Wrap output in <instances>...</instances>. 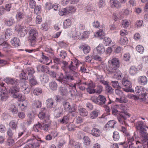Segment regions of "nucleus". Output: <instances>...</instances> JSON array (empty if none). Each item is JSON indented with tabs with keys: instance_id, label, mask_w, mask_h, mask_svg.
Returning <instances> with one entry per match:
<instances>
[{
	"instance_id": "cd10ccee",
	"label": "nucleus",
	"mask_w": 148,
	"mask_h": 148,
	"mask_svg": "<svg viewBox=\"0 0 148 148\" xmlns=\"http://www.w3.org/2000/svg\"><path fill=\"white\" fill-rule=\"evenodd\" d=\"M57 84L54 81H52L49 83V88L52 90L54 91L57 90Z\"/></svg>"
},
{
	"instance_id": "1a4fd4ad",
	"label": "nucleus",
	"mask_w": 148,
	"mask_h": 148,
	"mask_svg": "<svg viewBox=\"0 0 148 148\" xmlns=\"http://www.w3.org/2000/svg\"><path fill=\"white\" fill-rule=\"evenodd\" d=\"M45 141H39L36 139H32L30 138L27 140V143H29L30 144H31L33 148H36L39 147L40 146V143H44Z\"/></svg>"
},
{
	"instance_id": "864d4df0",
	"label": "nucleus",
	"mask_w": 148,
	"mask_h": 148,
	"mask_svg": "<svg viewBox=\"0 0 148 148\" xmlns=\"http://www.w3.org/2000/svg\"><path fill=\"white\" fill-rule=\"evenodd\" d=\"M13 130L10 128H9L7 131V134L8 137L13 138L14 136V132Z\"/></svg>"
},
{
	"instance_id": "c9c22d12",
	"label": "nucleus",
	"mask_w": 148,
	"mask_h": 148,
	"mask_svg": "<svg viewBox=\"0 0 148 148\" xmlns=\"http://www.w3.org/2000/svg\"><path fill=\"white\" fill-rule=\"evenodd\" d=\"M100 130L96 128H93L91 130V134L92 135L96 137L100 136Z\"/></svg>"
},
{
	"instance_id": "3c124183",
	"label": "nucleus",
	"mask_w": 148,
	"mask_h": 148,
	"mask_svg": "<svg viewBox=\"0 0 148 148\" xmlns=\"http://www.w3.org/2000/svg\"><path fill=\"white\" fill-rule=\"evenodd\" d=\"M95 35L96 36L99 37L100 39H102V36H104V33L102 29H100L99 30L98 32H96Z\"/></svg>"
},
{
	"instance_id": "9d476101",
	"label": "nucleus",
	"mask_w": 148,
	"mask_h": 148,
	"mask_svg": "<svg viewBox=\"0 0 148 148\" xmlns=\"http://www.w3.org/2000/svg\"><path fill=\"white\" fill-rule=\"evenodd\" d=\"M6 83L9 85H11L14 86H18L19 81L16 79L10 77H6L5 79Z\"/></svg>"
},
{
	"instance_id": "ea45409f",
	"label": "nucleus",
	"mask_w": 148,
	"mask_h": 148,
	"mask_svg": "<svg viewBox=\"0 0 148 148\" xmlns=\"http://www.w3.org/2000/svg\"><path fill=\"white\" fill-rule=\"evenodd\" d=\"M103 88L102 86L100 85H98L97 88L95 89L94 90L92 91V93L99 94L102 92Z\"/></svg>"
},
{
	"instance_id": "f8f14e48",
	"label": "nucleus",
	"mask_w": 148,
	"mask_h": 148,
	"mask_svg": "<svg viewBox=\"0 0 148 148\" xmlns=\"http://www.w3.org/2000/svg\"><path fill=\"white\" fill-rule=\"evenodd\" d=\"M65 74L62 83L66 84V83L71 82L75 79L74 77H75L73 75V73H71L70 74H68L67 73Z\"/></svg>"
},
{
	"instance_id": "052dcab7",
	"label": "nucleus",
	"mask_w": 148,
	"mask_h": 148,
	"mask_svg": "<svg viewBox=\"0 0 148 148\" xmlns=\"http://www.w3.org/2000/svg\"><path fill=\"white\" fill-rule=\"evenodd\" d=\"M30 77L31 78L29 79V83L31 86H34L37 84V82L35 79L34 76Z\"/></svg>"
},
{
	"instance_id": "de8ad7c7",
	"label": "nucleus",
	"mask_w": 148,
	"mask_h": 148,
	"mask_svg": "<svg viewBox=\"0 0 148 148\" xmlns=\"http://www.w3.org/2000/svg\"><path fill=\"white\" fill-rule=\"evenodd\" d=\"M110 84L112 86L115 88H121V86L119 85V82L117 81H112L110 82Z\"/></svg>"
},
{
	"instance_id": "338daca9",
	"label": "nucleus",
	"mask_w": 148,
	"mask_h": 148,
	"mask_svg": "<svg viewBox=\"0 0 148 148\" xmlns=\"http://www.w3.org/2000/svg\"><path fill=\"white\" fill-rule=\"evenodd\" d=\"M113 138L114 140L115 141H117L120 138L119 133L118 132L116 131H115L113 133Z\"/></svg>"
},
{
	"instance_id": "9b49d317",
	"label": "nucleus",
	"mask_w": 148,
	"mask_h": 148,
	"mask_svg": "<svg viewBox=\"0 0 148 148\" xmlns=\"http://www.w3.org/2000/svg\"><path fill=\"white\" fill-rule=\"evenodd\" d=\"M63 106L65 111L68 112H74L76 110L75 108L73 106H71L69 102L64 101L63 103Z\"/></svg>"
},
{
	"instance_id": "e433bc0d",
	"label": "nucleus",
	"mask_w": 148,
	"mask_h": 148,
	"mask_svg": "<svg viewBox=\"0 0 148 148\" xmlns=\"http://www.w3.org/2000/svg\"><path fill=\"white\" fill-rule=\"evenodd\" d=\"M17 122H16L14 120L11 121L9 123L10 128L13 130H16L17 128Z\"/></svg>"
},
{
	"instance_id": "ddd939ff",
	"label": "nucleus",
	"mask_w": 148,
	"mask_h": 148,
	"mask_svg": "<svg viewBox=\"0 0 148 148\" xmlns=\"http://www.w3.org/2000/svg\"><path fill=\"white\" fill-rule=\"evenodd\" d=\"M145 89L143 86H138L135 88V91L137 95H138L141 97L144 96L145 92Z\"/></svg>"
},
{
	"instance_id": "680f3d73",
	"label": "nucleus",
	"mask_w": 148,
	"mask_h": 148,
	"mask_svg": "<svg viewBox=\"0 0 148 148\" xmlns=\"http://www.w3.org/2000/svg\"><path fill=\"white\" fill-rule=\"evenodd\" d=\"M12 33L11 29H6L5 34V37L6 38H8Z\"/></svg>"
},
{
	"instance_id": "4d7b16f0",
	"label": "nucleus",
	"mask_w": 148,
	"mask_h": 148,
	"mask_svg": "<svg viewBox=\"0 0 148 148\" xmlns=\"http://www.w3.org/2000/svg\"><path fill=\"white\" fill-rule=\"evenodd\" d=\"M32 18L31 15H27L25 18L24 22L25 23L27 24H30L32 21Z\"/></svg>"
},
{
	"instance_id": "69168bd1",
	"label": "nucleus",
	"mask_w": 148,
	"mask_h": 148,
	"mask_svg": "<svg viewBox=\"0 0 148 148\" xmlns=\"http://www.w3.org/2000/svg\"><path fill=\"white\" fill-rule=\"evenodd\" d=\"M136 50L139 53H142L144 51V49L143 46L140 45H138L136 47Z\"/></svg>"
},
{
	"instance_id": "72a5a7b5",
	"label": "nucleus",
	"mask_w": 148,
	"mask_h": 148,
	"mask_svg": "<svg viewBox=\"0 0 148 148\" xmlns=\"http://www.w3.org/2000/svg\"><path fill=\"white\" fill-rule=\"evenodd\" d=\"M62 114V111L59 108L56 109L54 111V115L56 118L60 116Z\"/></svg>"
},
{
	"instance_id": "7c9ffc66",
	"label": "nucleus",
	"mask_w": 148,
	"mask_h": 148,
	"mask_svg": "<svg viewBox=\"0 0 148 148\" xmlns=\"http://www.w3.org/2000/svg\"><path fill=\"white\" fill-rule=\"evenodd\" d=\"M34 73V69L32 68H27L26 69L25 73L27 74L30 77L34 76L33 74Z\"/></svg>"
},
{
	"instance_id": "6ab92c4d",
	"label": "nucleus",
	"mask_w": 148,
	"mask_h": 148,
	"mask_svg": "<svg viewBox=\"0 0 148 148\" xmlns=\"http://www.w3.org/2000/svg\"><path fill=\"white\" fill-rule=\"evenodd\" d=\"M127 115L130 117V115L129 114L127 113H125L124 114H121L118 116L117 119L119 122L121 124H123L125 122V120L126 119V116Z\"/></svg>"
},
{
	"instance_id": "774afa93",
	"label": "nucleus",
	"mask_w": 148,
	"mask_h": 148,
	"mask_svg": "<svg viewBox=\"0 0 148 148\" xmlns=\"http://www.w3.org/2000/svg\"><path fill=\"white\" fill-rule=\"evenodd\" d=\"M69 117L68 115L64 116L62 119L60 120V122L62 123H66L68 121Z\"/></svg>"
},
{
	"instance_id": "4468645a",
	"label": "nucleus",
	"mask_w": 148,
	"mask_h": 148,
	"mask_svg": "<svg viewBox=\"0 0 148 148\" xmlns=\"http://www.w3.org/2000/svg\"><path fill=\"white\" fill-rule=\"evenodd\" d=\"M81 80H79V81L76 84L75 83L73 85V84L71 85H69L70 86V88L71 89V90H70V91L71 92V96H73L75 95L76 94V87L77 84V86L78 87L79 85H81L82 83L81 82Z\"/></svg>"
},
{
	"instance_id": "c03bdc74",
	"label": "nucleus",
	"mask_w": 148,
	"mask_h": 148,
	"mask_svg": "<svg viewBox=\"0 0 148 148\" xmlns=\"http://www.w3.org/2000/svg\"><path fill=\"white\" fill-rule=\"evenodd\" d=\"M128 42V39L126 37H121L120 39V43L122 45H126Z\"/></svg>"
},
{
	"instance_id": "603ef678",
	"label": "nucleus",
	"mask_w": 148,
	"mask_h": 148,
	"mask_svg": "<svg viewBox=\"0 0 148 148\" xmlns=\"http://www.w3.org/2000/svg\"><path fill=\"white\" fill-rule=\"evenodd\" d=\"M2 89L0 88V96H1V100L2 101H6L8 98V95L6 93H5L4 92H3V94H2V92L1 90Z\"/></svg>"
},
{
	"instance_id": "4c0bfd02",
	"label": "nucleus",
	"mask_w": 148,
	"mask_h": 148,
	"mask_svg": "<svg viewBox=\"0 0 148 148\" xmlns=\"http://www.w3.org/2000/svg\"><path fill=\"white\" fill-rule=\"evenodd\" d=\"M25 16V14L23 11H18L16 14V17L17 19L20 20L23 19Z\"/></svg>"
},
{
	"instance_id": "a211bd4d",
	"label": "nucleus",
	"mask_w": 148,
	"mask_h": 148,
	"mask_svg": "<svg viewBox=\"0 0 148 148\" xmlns=\"http://www.w3.org/2000/svg\"><path fill=\"white\" fill-rule=\"evenodd\" d=\"M69 85H69L68 84H66L64 86L61 87L59 89L61 95H65L68 92V89L69 88H70V86Z\"/></svg>"
},
{
	"instance_id": "a18cd8bd",
	"label": "nucleus",
	"mask_w": 148,
	"mask_h": 148,
	"mask_svg": "<svg viewBox=\"0 0 148 148\" xmlns=\"http://www.w3.org/2000/svg\"><path fill=\"white\" fill-rule=\"evenodd\" d=\"M119 107V106L117 105H115L112 107V113L114 115L117 114L118 111L117 110Z\"/></svg>"
},
{
	"instance_id": "0eeeda50",
	"label": "nucleus",
	"mask_w": 148,
	"mask_h": 148,
	"mask_svg": "<svg viewBox=\"0 0 148 148\" xmlns=\"http://www.w3.org/2000/svg\"><path fill=\"white\" fill-rule=\"evenodd\" d=\"M15 30L17 32L18 35L21 37L25 36L27 33L26 27L21 25H17L15 27Z\"/></svg>"
},
{
	"instance_id": "5fc2aeb1",
	"label": "nucleus",
	"mask_w": 148,
	"mask_h": 148,
	"mask_svg": "<svg viewBox=\"0 0 148 148\" xmlns=\"http://www.w3.org/2000/svg\"><path fill=\"white\" fill-rule=\"evenodd\" d=\"M115 124V121L114 120H111L108 122L107 124L105 125L106 127L109 128V127L113 128L114 125Z\"/></svg>"
},
{
	"instance_id": "4be33fe9",
	"label": "nucleus",
	"mask_w": 148,
	"mask_h": 148,
	"mask_svg": "<svg viewBox=\"0 0 148 148\" xmlns=\"http://www.w3.org/2000/svg\"><path fill=\"white\" fill-rule=\"evenodd\" d=\"M10 42L12 46L15 47L20 46L21 44L19 39L16 37H14L12 39Z\"/></svg>"
},
{
	"instance_id": "b1692460",
	"label": "nucleus",
	"mask_w": 148,
	"mask_h": 148,
	"mask_svg": "<svg viewBox=\"0 0 148 148\" xmlns=\"http://www.w3.org/2000/svg\"><path fill=\"white\" fill-rule=\"evenodd\" d=\"M80 48L82 49L84 53L86 54L88 53L90 50V47L85 44L82 45L80 46Z\"/></svg>"
},
{
	"instance_id": "f3484780",
	"label": "nucleus",
	"mask_w": 148,
	"mask_h": 148,
	"mask_svg": "<svg viewBox=\"0 0 148 148\" xmlns=\"http://www.w3.org/2000/svg\"><path fill=\"white\" fill-rule=\"evenodd\" d=\"M135 126L136 129L140 130V131L143 130L146 131L145 128V126L144 125L143 122L141 121H138L136 122Z\"/></svg>"
},
{
	"instance_id": "5701e85b",
	"label": "nucleus",
	"mask_w": 148,
	"mask_h": 148,
	"mask_svg": "<svg viewBox=\"0 0 148 148\" xmlns=\"http://www.w3.org/2000/svg\"><path fill=\"white\" fill-rule=\"evenodd\" d=\"M49 6H51L52 7V8L55 10H59L60 8L59 5L56 4H54L52 5L51 3H49L46 4V8L48 10H49L51 9V7L49 8Z\"/></svg>"
},
{
	"instance_id": "412c9836",
	"label": "nucleus",
	"mask_w": 148,
	"mask_h": 148,
	"mask_svg": "<svg viewBox=\"0 0 148 148\" xmlns=\"http://www.w3.org/2000/svg\"><path fill=\"white\" fill-rule=\"evenodd\" d=\"M15 23L14 18L12 17L5 19L4 21L5 25L9 27L12 26Z\"/></svg>"
},
{
	"instance_id": "a19ab883",
	"label": "nucleus",
	"mask_w": 148,
	"mask_h": 148,
	"mask_svg": "<svg viewBox=\"0 0 148 148\" xmlns=\"http://www.w3.org/2000/svg\"><path fill=\"white\" fill-rule=\"evenodd\" d=\"M40 79L42 82L45 83L48 81L49 77L47 74H43L40 76Z\"/></svg>"
},
{
	"instance_id": "58836bf2",
	"label": "nucleus",
	"mask_w": 148,
	"mask_h": 148,
	"mask_svg": "<svg viewBox=\"0 0 148 148\" xmlns=\"http://www.w3.org/2000/svg\"><path fill=\"white\" fill-rule=\"evenodd\" d=\"M47 106L48 108H53L54 101L51 98L48 99L47 100Z\"/></svg>"
},
{
	"instance_id": "2f4dec72",
	"label": "nucleus",
	"mask_w": 148,
	"mask_h": 148,
	"mask_svg": "<svg viewBox=\"0 0 148 148\" xmlns=\"http://www.w3.org/2000/svg\"><path fill=\"white\" fill-rule=\"evenodd\" d=\"M99 112L98 110H95L92 112L90 114V117L92 119H94L98 116Z\"/></svg>"
},
{
	"instance_id": "a878e982",
	"label": "nucleus",
	"mask_w": 148,
	"mask_h": 148,
	"mask_svg": "<svg viewBox=\"0 0 148 148\" xmlns=\"http://www.w3.org/2000/svg\"><path fill=\"white\" fill-rule=\"evenodd\" d=\"M96 49L97 52L100 54H102L104 53L105 50V49L103 45L101 44H100L96 47Z\"/></svg>"
},
{
	"instance_id": "e2e57ef3",
	"label": "nucleus",
	"mask_w": 148,
	"mask_h": 148,
	"mask_svg": "<svg viewBox=\"0 0 148 148\" xmlns=\"http://www.w3.org/2000/svg\"><path fill=\"white\" fill-rule=\"evenodd\" d=\"M121 24L122 27L125 28L128 27L130 25V22L127 20H124L122 21Z\"/></svg>"
},
{
	"instance_id": "79ce46f5",
	"label": "nucleus",
	"mask_w": 148,
	"mask_h": 148,
	"mask_svg": "<svg viewBox=\"0 0 148 148\" xmlns=\"http://www.w3.org/2000/svg\"><path fill=\"white\" fill-rule=\"evenodd\" d=\"M21 88L24 91V93L25 94H28L30 92V90L29 87L25 84H24V85H22Z\"/></svg>"
},
{
	"instance_id": "f03ea898",
	"label": "nucleus",
	"mask_w": 148,
	"mask_h": 148,
	"mask_svg": "<svg viewBox=\"0 0 148 148\" xmlns=\"http://www.w3.org/2000/svg\"><path fill=\"white\" fill-rule=\"evenodd\" d=\"M79 65V62L76 59H74L72 61H71L70 64L68 66V68L71 73H73V75L76 77H78L79 74L76 71L78 69V68Z\"/></svg>"
},
{
	"instance_id": "6e6d98bb",
	"label": "nucleus",
	"mask_w": 148,
	"mask_h": 148,
	"mask_svg": "<svg viewBox=\"0 0 148 148\" xmlns=\"http://www.w3.org/2000/svg\"><path fill=\"white\" fill-rule=\"evenodd\" d=\"M111 40L109 37H106L104 38L103 42L105 46H107L111 44Z\"/></svg>"
},
{
	"instance_id": "f257e3e1",
	"label": "nucleus",
	"mask_w": 148,
	"mask_h": 148,
	"mask_svg": "<svg viewBox=\"0 0 148 148\" xmlns=\"http://www.w3.org/2000/svg\"><path fill=\"white\" fill-rule=\"evenodd\" d=\"M109 68L107 70L109 73L114 72L120 66V63L117 58H114L108 61Z\"/></svg>"
},
{
	"instance_id": "393cba45",
	"label": "nucleus",
	"mask_w": 148,
	"mask_h": 148,
	"mask_svg": "<svg viewBox=\"0 0 148 148\" xmlns=\"http://www.w3.org/2000/svg\"><path fill=\"white\" fill-rule=\"evenodd\" d=\"M110 3L112 8L115 7L118 8L121 7L119 2L117 0H110Z\"/></svg>"
},
{
	"instance_id": "0e129e2a",
	"label": "nucleus",
	"mask_w": 148,
	"mask_h": 148,
	"mask_svg": "<svg viewBox=\"0 0 148 148\" xmlns=\"http://www.w3.org/2000/svg\"><path fill=\"white\" fill-rule=\"evenodd\" d=\"M29 7L32 9H34L36 6V3L34 0H29Z\"/></svg>"
},
{
	"instance_id": "39448f33",
	"label": "nucleus",
	"mask_w": 148,
	"mask_h": 148,
	"mask_svg": "<svg viewBox=\"0 0 148 148\" xmlns=\"http://www.w3.org/2000/svg\"><path fill=\"white\" fill-rule=\"evenodd\" d=\"M19 91V88L18 86H14L9 90V92L12 95V96L15 98H18L19 101H21L22 98V95L17 92Z\"/></svg>"
},
{
	"instance_id": "473e14b6",
	"label": "nucleus",
	"mask_w": 148,
	"mask_h": 148,
	"mask_svg": "<svg viewBox=\"0 0 148 148\" xmlns=\"http://www.w3.org/2000/svg\"><path fill=\"white\" fill-rule=\"evenodd\" d=\"M79 112L80 115L83 116H86L88 112L87 110L84 108H80L79 109Z\"/></svg>"
},
{
	"instance_id": "c756f323",
	"label": "nucleus",
	"mask_w": 148,
	"mask_h": 148,
	"mask_svg": "<svg viewBox=\"0 0 148 148\" xmlns=\"http://www.w3.org/2000/svg\"><path fill=\"white\" fill-rule=\"evenodd\" d=\"M1 45L2 47L3 51L5 52H8L11 48L10 45L5 42H3Z\"/></svg>"
},
{
	"instance_id": "c85d7f7f",
	"label": "nucleus",
	"mask_w": 148,
	"mask_h": 148,
	"mask_svg": "<svg viewBox=\"0 0 148 148\" xmlns=\"http://www.w3.org/2000/svg\"><path fill=\"white\" fill-rule=\"evenodd\" d=\"M138 80L139 83L142 85L146 84L147 82V78L145 76L140 77L138 79Z\"/></svg>"
},
{
	"instance_id": "49530a36",
	"label": "nucleus",
	"mask_w": 148,
	"mask_h": 148,
	"mask_svg": "<svg viewBox=\"0 0 148 148\" xmlns=\"http://www.w3.org/2000/svg\"><path fill=\"white\" fill-rule=\"evenodd\" d=\"M71 21L70 19H66L64 22L63 27L64 28H67L71 26Z\"/></svg>"
},
{
	"instance_id": "09e8293b",
	"label": "nucleus",
	"mask_w": 148,
	"mask_h": 148,
	"mask_svg": "<svg viewBox=\"0 0 148 148\" xmlns=\"http://www.w3.org/2000/svg\"><path fill=\"white\" fill-rule=\"evenodd\" d=\"M42 89L39 88H35L33 91V93L36 95H39L42 93Z\"/></svg>"
},
{
	"instance_id": "f704fd0d",
	"label": "nucleus",
	"mask_w": 148,
	"mask_h": 148,
	"mask_svg": "<svg viewBox=\"0 0 148 148\" xmlns=\"http://www.w3.org/2000/svg\"><path fill=\"white\" fill-rule=\"evenodd\" d=\"M47 68V66H46L42 65H39L37 67V69L38 71L46 72L48 71Z\"/></svg>"
},
{
	"instance_id": "423d86ee",
	"label": "nucleus",
	"mask_w": 148,
	"mask_h": 148,
	"mask_svg": "<svg viewBox=\"0 0 148 148\" xmlns=\"http://www.w3.org/2000/svg\"><path fill=\"white\" fill-rule=\"evenodd\" d=\"M122 82L123 86L125 87V88H123L124 90L126 92H131V83L129 80L127 75H125L124 76Z\"/></svg>"
},
{
	"instance_id": "20e7f679",
	"label": "nucleus",
	"mask_w": 148,
	"mask_h": 148,
	"mask_svg": "<svg viewBox=\"0 0 148 148\" xmlns=\"http://www.w3.org/2000/svg\"><path fill=\"white\" fill-rule=\"evenodd\" d=\"M91 100L95 104L103 106H105L107 101L106 97L102 95H100L97 97H92L91 98Z\"/></svg>"
},
{
	"instance_id": "37998d69",
	"label": "nucleus",
	"mask_w": 148,
	"mask_h": 148,
	"mask_svg": "<svg viewBox=\"0 0 148 148\" xmlns=\"http://www.w3.org/2000/svg\"><path fill=\"white\" fill-rule=\"evenodd\" d=\"M138 71V69L134 66H131L129 70V73L132 75H135L137 73Z\"/></svg>"
},
{
	"instance_id": "7ed1b4c3",
	"label": "nucleus",
	"mask_w": 148,
	"mask_h": 148,
	"mask_svg": "<svg viewBox=\"0 0 148 148\" xmlns=\"http://www.w3.org/2000/svg\"><path fill=\"white\" fill-rule=\"evenodd\" d=\"M29 36L28 38V40L30 43V45L35 47L36 42L38 36V33L35 28L31 29L29 32Z\"/></svg>"
},
{
	"instance_id": "aec40b11",
	"label": "nucleus",
	"mask_w": 148,
	"mask_h": 148,
	"mask_svg": "<svg viewBox=\"0 0 148 148\" xmlns=\"http://www.w3.org/2000/svg\"><path fill=\"white\" fill-rule=\"evenodd\" d=\"M87 85L88 86V88H86L87 92L90 94H93V93H92V91L94 90V88L95 87V84L91 82L88 84Z\"/></svg>"
},
{
	"instance_id": "dca6fc26",
	"label": "nucleus",
	"mask_w": 148,
	"mask_h": 148,
	"mask_svg": "<svg viewBox=\"0 0 148 148\" xmlns=\"http://www.w3.org/2000/svg\"><path fill=\"white\" fill-rule=\"evenodd\" d=\"M35 114L33 111H31L28 113L27 116L28 119L26 121L25 124L29 125L31 124L33 119L35 117Z\"/></svg>"
},
{
	"instance_id": "bb28decb",
	"label": "nucleus",
	"mask_w": 148,
	"mask_h": 148,
	"mask_svg": "<svg viewBox=\"0 0 148 148\" xmlns=\"http://www.w3.org/2000/svg\"><path fill=\"white\" fill-rule=\"evenodd\" d=\"M46 111L45 108H42L41 109L40 112L38 114L39 118L41 119L45 118Z\"/></svg>"
},
{
	"instance_id": "2eb2a0df",
	"label": "nucleus",
	"mask_w": 148,
	"mask_h": 148,
	"mask_svg": "<svg viewBox=\"0 0 148 148\" xmlns=\"http://www.w3.org/2000/svg\"><path fill=\"white\" fill-rule=\"evenodd\" d=\"M51 123V121H49V119L47 120H45L42 123L41 130L46 132L47 131L49 128Z\"/></svg>"
},
{
	"instance_id": "bf43d9fd",
	"label": "nucleus",
	"mask_w": 148,
	"mask_h": 148,
	"mask_svg": "<svg viewBox=\"0 0 148 148\" xmlns=\"http://www.w3.org/2000/svg\"><path fill=\"white\" fill-rule=\"evenodd\" d=\"M12 138L8 137L6 142V144L7 145L9 146H12L14 143V140Z\"/></svg>"
},
{
	"instance_id": "13d9d810",
	"label": "nucleus",
	"mask_w": 148,
	"mask_h": 148,
	"mask_svg": "<svg viewBox=\"0 0 148 148\" xmlns=\"http://www.w3.org/2000/svg\"><path fill=\"white\" fill-rule=\"evenodd\" d=\"M106 90L108 94H112L114 91V89L108 84L106 86Z\"/></svg>"
},
{
	"instance_id": "6e6552de",
	"label": "nucleus",
	"mask_w": 148,
	"mask_h": 148,
	"mask_svg": "<svg viewBox=\"0 0 148 148\" xmlns=\"http://www.w3.org/2000/svg\"><path fill=\"white\" fill-rule=\"evenodd\" d=\"M75 8L73 6H71L66 8H64L61 11H59V14L61 16L66 15L67 14L74 12Z\"/></svg>"
},
{
	"instance_id": "8fccbe9b",
	"label": "nucleus",
	"mask_w": 148,
	"mask_h": 148,
	"mask_svg": "<svg viewBox=\"0 0 148 148\" xmlns=\"http://www.w3.org/2000/svg\"><path fill=\"white\" fill-rule=\"evenodd\" d=\"M9 109L13 114H16L18 112L17 109L13 104L9 106Z\"/></svg>"
}]
</instances>
